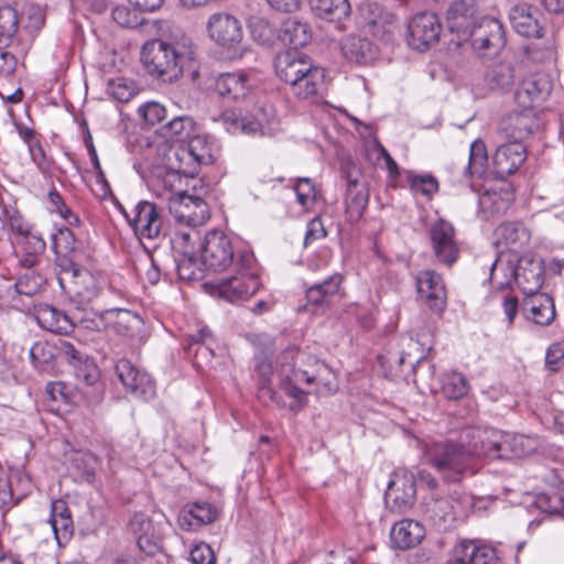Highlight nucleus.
<instances>
[{"instance_id":"nucleus-57","label":"nucleus","mask_w":564,"mask_h":564,"mask_svg":"<svg viewBox=\"0 0 564 564\" xmlns=\"http://www.w3.org/2000/svg\"><path fill=\"white\" fill-rule=\"evenodd\" d=\"M176 269L180 279L193 281L202 279V269L197 265L196 260L188 254V250L184 249L183 254L176 260Z\"/></svg>"},{"instance_id":"nucleus-38","label":"nucleus","mask_w":564,"mask_h":564,"mask_svg":"<svg viewBox=\"0 0 564 564\" xmlns=\"http://www.w3.org/2000/svg\"><path fill=\"white\" fill-rule=\"evenodd\" d=\"M324 82V69L312 65L311 69L290 85L291 93L299 99H312L317 96Z\"/></svg>"},{"instance_id":"nucleus-31","label":"nucleus","mask_w":564,"mask_h":564,"mask_svg":"<svg viewBox=\"0 0 564 564\" xmlns=\"http://www.w3.org/2000/svg\"><path fill=\"white\" fill-rule=\"evenodd\" d=\"M225 129L231 133L254 135L262 131V122L253 115L243 113L241 109L225 110L219 119Z\"/></svg>"},{"instance_id":"nucleus-64","label":"nucleus","mask_w":564,"mask_h":564,"mask_svg":"<svg viewBox=\"0 0 564 564\" xmlns=\"http://www.w3.org/2000/svg\"><path fill=\"white\" fill-rule=\"evenodd\" d=\"M193 564H215L216 557L212 547L206 543L196 544L189 553Z\"/></svg>"},{"instance_id":"nucleus-51","label":"nucleus","mask_w":564,"mask_h":564,"mask_svg":"<svg viewBox=\"0 0 564 564\" xmlns=\"http://www.w3.org/2000/svg\"><path fill=\"white\" fill-rule=\"evenodd\" d=\"M46 282L45 276L36 270H28L20 274L15 282V290L19 294L33 296L41 292Z\"/></svg>"},{"instance_id":"nucleus-26","label":"nucleus","mask_w":564,"mask_h":564,"mask_svg":"<svg viewBox=\"0 0 564 564\" xmlns=\"http://www.w3.org/2000/svg\"><path fill=\"white\" fill-rule=\"evenodd\" d=\"M106 322L108 328L129 339L139 338L144 326L143 319L138 314L122 308L106 310Z\"/></svg>"},{"instance_id":"nucleus-11","label":"nucleus","mask_w":564,"mask_h":564,"mask_svg":"<svg viewBox=\"0 0 564 564\" xmlns=\"http://www.w3.org/2000/svg\"><path fill=\"white\" fill-rule=\"evenodd\" d=\"M170 147L175 160H181L187 172L194 176L200 165L215 161L217 151L215 143L207 135H194L187 144L175 143Z\"/></svg>"},{"instance_id":"nucleus-4","label":"nucleus","mask_w":564,"mask_h":564,"mask_svg":"<svg viewBox=\"0 0 564 564\" xmlns=\"http://www.w3.org/2000/svg\"><path fill=\"white\" fill-rule=\"evenodd\" d=\"M324 369L326 366L323 362L304 352L286 351L283 354L280 366L276 368V376L281 389L296 403L291 406L293 410H300L306 400L307 393L299 384L314 382Z\"/></svg>"},{"instance_id":"nucleus-28","label":"nucleus","mask_w":564,"mask_h":564,"mask_svg":"<svg viewBox=\"0 0 564 564\" xmlns=\"http://www.w3.org/2000/svg\"><path fill=\"white\" fill-rule=\"evenodd\" d=\"M37 324L52 333L68 334L75 327L73 316L67 315L64 311L56 308L50 304H40L34 313Z\"/></svg>"},{"instance_id":"nucleus-44","label":"nucleus","mask_w":564,"mask_h":564,"mask_svg":"<svg viewBox=\"0 0 564 564\" xmlns=\"http://www.w3.org/2000/svg\"><path fill=\"white\" fill-rule=\"evenodd\" d=\"M467 564H497L496 550L475 541H462L455 546Z\"/></svg>"},{"instance_id":"nucleus-9","label":"nucleus","mask_w":564,"mask_h":564,"mask_svg":"<svg viewBox=\"0 0 564 564\" xmlns=\"http://www.w3.org/2000/svg\"><path fill=\"white\" fill-rule=\"evenodd\" d=\"M468 32L471 47L479 56H495L506 44L503 26L495 18L480 19Z\"/></svg>"},{"instance_id":"nucleus-10","label":"nucleus","mask_w":564,"mask_h":564,"mask_svg":"<svg viewBox=\"0 0 564 564\" xmlns=\"http://www.w3.org/2000/svg\"><path fill=\"white\" fill-rule=\"evenodd\" d=\"M429 238L436 261L452 268L460 254L454 226L447 220L438 219L430 226Z\"/></svg>"},{"instance_id":"nucleus-52","label":"nucleus","mask_w":564,"mask_h":564,"mask_svg":"<svg viewBox=\"0 0 564 564\" xmlns=\"http://www.w3.org/2000/svg\"><path fill=\"white\" fill-rule=\"evenodd\" d=\"M249 29L252 39L261 45H272L278 37L274 26L262 17H252Z\"/></svg>"},{"instance_id":"nucleus-36","label":"nucleus","mask_w":564,"mask_h":564,"mask_svg":"<svg viewBox=\"0 0 564 564\" xmlns=\"http://www.w3.org/2000/svg\"><path fill=\"white\" fill-rule=\"evenodd\" d=\"M528 299L524 306L531 314L532 321L541 326L550 325L555 318V307L553 299L545 293L525 295Z\"/></svg>"},{"instance_id":"nucleus-46","label":"nucleus","mask_w":564,"mask_h":564,"mask_svg":"<svg viewBox=\"0 0 564 564\" xmlns=\"http://www.w3.org/2000/svg\"><path fill=\"white\" fill-rule=\"evenodd\" d=\"M514 82V69L510 63H497L485 74V83L491 90H505Z\"/></svg>"},{"instance_id":"nucleus-39","label":"nucleus","mask_w":564,"mask_h":564,"mask_svg":"<svg viewBox=\"0 0 564 564\" xmlns=\"http://www.w3.org/2000/svg\"><path fill=\"white\" fill-rule=\"evenodd\" d=\"M308 4L316 17L330 22L341 21L351 12L348 0H308Z\"/></svg>"},{"instance_id":"nucleus-43","label":"nucleus","mask_w":564,"mask_h":564,"mask_svg":"<svg viewBox=\"0 0 564 564\" xmlns=\"http://www.w3.org/2000/svg\"><path fill=\"white\" fill-rule=\"evenodd\" d=\"M278 39L284 43L296 47L305 46L312 39V31L307 23L296 19H286L281 28Z\"/></svg>"},{"instance_id":"nucleus-7","label":"nucleus","mask_w":564,"mask_h":564,"mask_svg":"<svg viewBox=\"0 0 564 564\" xmlns=\"http://www.w3.org/2000/svg\"><path fill=\"white\" fill-rule=\"evenodd\" d=\"M58 283L76 310L101 305L106 295L104 281L86 269L64 271Z\"/></svg>"},{"instance_id":"nucleus-54","label":"nucleus","mask_w":564,"mask_h":564,"mask_svg":"<svg viewBox=\"0 0 564 564\" xmlns=\"http://www.w3.org/2000/svg\"><path fill=\"white\" fill-rule=\"evenodd\" d=\"M18 14L11 7L0 8V43L9 42L18 31Z\"/></svg>"},{"instance_id":"nucleus-32","label":"nucleus","mask_w":564,"mask_h":564,"mask_svg":"<svg viewBox=\"0 0 564 564\" xmlns=\"http://www.w3.org/2000/svg\"><path fill=\"white\" fill-rule=\"evenodd\" d=\"M415 494V477L412 473L397 474L394 479L389 481L387 497L400 509L412 506Z\"/></svg>"},{"instance_id":"nucleus-60","label":"nucleus","mask_w":564,"mask_h":564,"mask_svg":"<svg viewBox=\"0 0 564 564\" xmlns=\"http://www.w3.org/2000/svg\"><path fill=\"white\" fill-rule=\"evenodd\" d=\"M138 113L145 123L155 126L165 119L166 109L159 102L149 101L139 107Z\"/></svg>"},{"instance_id":"nucleus-25","label":"nucleus","mask_w":564,"mask_h":564,"mask_svg":"<svg viewBox=\"0 0 564 564\" xmlns=\"http://www.w3.org/2000/svg\"><path fill=\"white\" fill-rule=\"evenodd\" d=\"M527 159V150L521 142H511L498 147L495 156L494 165L496 173L500 177H506L519 170Z\"/></svg>"},{"instance_id":"nucleus-19","label":"nucleus","mask_w":564,"mask_h":564,"mask_svg":"<svg viewBox=\"0 0 564 564\" xmlns=\"http://www.w3.org/2000/svg\"><path fill=\"white\" fill-rule=\"evenodd\" d=\"M416 288L420 299L434 313L441 314L446 307V290L441 274L424 270L417 274Z\"/></svg>"},{"instance_id":"nucleus-55","label":"nucleus","mask_w":564,"mask_h":564,"mask_svg":"<svg viewBox=\"0 0 564 564\" xmlns=\"http://www.w3.org/2000/svg\"><path fill=\"white\" fill-rule=\"evenodd\" d=\"M0 223L2 226L8 224L11 231L21 237H25L31 232L30 225L14 208H0Z\"/></svg>"},{"instance_id":"nucleus-21","label":"nucleus","mask_w":564,"mask_h":564,"mask_svg":"<svg viewBox=\"0 0 564 564\" xmlns=\"http://www.w3.org/2000/svg\"><path fill=\"white\" fill-rule=\"evenodd\" d=\"M540 12L529 3H517L509 11V20L517 33L541 39L544 36V28L540 23Z\"/></svg>"},{"instance_id":"nucleus-63","label":"nucleus","mask_w":564,"mask_h":564,"mask_svg":"<svg viewBox=\"0 0 564 564\" xmlns=\"http://www.w3.org/2000/svg\"><path fill=\"white\" fill-rule=\"evenodd\" d=\"M479 206L484 212L494 215L503 213L508 208V203L502 199L500 194L486 192L479 197Z\"/></svg>"},{"instance_id":"nucleus-45","label":"nucleus","mask_w":564,"mask_h":564,"mask_svg":"<svg viewBox=\"0 0 564 564\" xmlns=\"http://www.w3.org/2000/svg\"><path fill=\"white\" fill-rule=\"evenodd\" d=\"M106 310L104 305L77 310V314L73 316L75 325L77 324L79 327L91 332L107 329Z\"/></svg>"},{"instance_id":"nucleus-12","label":"nucleus","mask_w":564,"mask_h":564,"mask_svg":"<svg viewBox=\"0 0 564 564\" xmlns=\"http://www.w3.org/2000/svg\"><path fill=\"white\" fill-rule=\"evenodd\" d=\"M169 210L178 224L195 228L209 218L207 203L198 195H189L185 191L169 197Z\"/></svg>"},{"instance_id":"nucleus-6","label":"nucleus","mask_w":564,"mask_h":564,"mask_svg":"<svg viewBox=\"0 0 564 564\" xmlns=\"http://www.w3.org/2000/svg\"><path fill=\"white\" fill-rule=\"evenodd\" d=\"M237 273L214 284L213 293L235 303L250 299L260 289L258 267L253 254L247 250L238 253Z\"/></svg>"},{"instance_id":"nucleus-59","label":"nucleus","mask_w":564,"mask_h":564,"mask_svg":"<svg viewBox=\"0 0 564 564\" xmlns=\"http://www.w3.org/2000/svg\"><path fill=\"white\" fill-rule=\"evenodd\" d=\"M75 248V236L68 228H59L57 232L53 235V249L56 254L66 257L68 253L74 251Z\"/></svg>"},{"instance_id":"nucleus-2","label":"nucleus","mask_w":564,"mask_h":564,"mask_svg":"<svg viewBox=\"0 0 564 564\" xmlns=\"http://www.w3.org/2000/svg\"><path fill=\"white\" fill-rule=\"evenodd\" d=\"M192 40L182 35L173 41L155 39L141 50V63L147 73L162 83L178 80L187 62L194 58Z\"/></svg>"},{"instance_id":"nucleus-61","label":"nucleus","mask_w":564,"mask_h":564,"mask_svg":"<svg viewBox=\"0 0 564 564\" xmlns=\"http://www.w3.org/2000/svg\"><path fill=\"white\" fill-rule=\"evenodd\" d=\"M409 184L414 194H422L427 197L432 196L438 189L437 181L430 175H410Z\"/></svg>"},{"instance_id":"nucleus-24","label":"nucleus","mask_w":564,"mask_h":564,"mask_svg":"<svg viewBox=\"0 0 564 564\" xmlns=\"http://www.w3.org/2000/svg\"><path fill=\"white\" fill-rule=\"evenodd\" d=\"M360 12L375 36L383 40L390 39L397 28V18L393 13L383 11L376 2L364 3Z\"/></svg>"},{"instance_id":"nucleus-37","label":"nucleus","mask_w":564,"mask_h":564,"mask_svg":"<svg viewBox=\"0 0 564 564\" xmlns=\"http://www.w3.org/2000/svg\"><path fill=\"white\" fill-rule=\"evenodd\" d=\"M213 335L207 327L199 328L195 334H187L185 336V350L187 355L195 357V362L210 361L213 351Z\"/></svg>"},{"instance_id":"nucleus-33","label":"nucleus","mask_w":564,"mask_h":564,"mask_svg":"<svg viewBox=\"0 0 564 564\" xmlns=\"http://www.w3.org/2000/svg\"><path fill=\"white\" fill-rule=\"evenodd\" d=\"M250 86V79L246 73H225L215 83V89L220 96L234 100L246 97Z\"/></svg>"},{"instance_id":"nucleus-47","label":"nucleus","mask_w":564,"mask_h":564,"mask_svg":"<svg viewBox=\"0 0 564 564\" xmlns=\"http://www.w3.org/2000/svg\"><path fill=\"white\" fill-rule=\"evenodd\" d=\"M469 391L466 377L458 371L445 372L441 378V392L448 400H459Z\"/></svg>"},{"instance_id":"nucleus-13","label":"nucleus","mask_w":564,"mask_h":564,"mask_svg":"<svg viewBox=\"0 0 564 564\" xmlns=\"http://www.w3.org/2000/svg\"><path fill=\"white\" fill-rule=\"evenodd\" d=\"M207 35L216 44L236 50L243 39L241 22L232 14L217 12L208 18L206 24Z\"/></svg>"},{"instance_id":"nucleus-62","label":"nucleus","mask_w":564,"mask_h":564,"mask_svg":"<svg viewBox=\"0 0 564 564\" xmlns=\"http://www.w3.org/2000/svg\"><path fill=\"white\" fill-rule=\"evenodd\" d=\"M57 350L58 358L65 359L73 367L80 366L87 358V355L84 351L65 339H57Z\"/></svg>"},{"instance_id":"nucleus-22","label":"nucleus","mask_w":564,"mask_h":564,"mask_svg":"<svg viewBox=\"0 0 564 564\" xmlns=\"http://www.w3.org/2000/svg\"><path fill=\"white\" fill-rule=\"evenodd\" d=\"M312 65L310 57L296 50L282 52L274 61L276 76L289 85L305 75Z\"/></svg>"},{"instance_id":"nucleus-8","label":"nucleus","mask_w":564,"mask_h":564,"mask_svg":"<svg viewBox=\"0 0 564 564\" xmlns=\"http://www.w3.org/2000/svg\"><path fill=\"white\" fill-rule=\"evenodd\" d=\"M231 240L221 231L214 230L206 234L200 249L202 264L206 270L224 271L238 259Z\"/></svg>"},{"instance_id":"nucleus-5","label":"nucleus","mask_w":564,"mask_h":564,"mask_svg":"<svg viewBox=\"0 0 564 564\" xmlns=\"http://www.w3.org/2000/svg\"><path fill=\"white\" fill-rule=\"evenodd\" d=\"M194 177L187 167L175 160L169 143L156 147V154L149 164V188L158 196L166 198L183 191L185 178Z\"/></svg>"},{"instance_id":"nucleus-15","label":"nucleus","mask_w":564,"mask_h":564,"mask_svg":"<svg viewBox=\"0 0 564 564\" xmlns=\"http://www.w3.org/2000/svg\"><path fill=\"white\" fill-rule=\"evenodd\" d=\"M124 215L138 237L154 239L160 236L163 220L161 210L154 203L141 200L131 214Z\"/></svg>"},{"instance_id":"nucleus-20","label":"nucleus","mask_w":564,"mask_h":564,"mask_svg":"<svg viewBox=\"0 0 564 564\" xmlns=\"http://www.w3.org/2000/svg\"><path fill=\"white\" fill-rule=\"evenodd\" d=\"M495 246L505 247L508 252L500 251L498 256L518 253L519 249L524 248L531 240V231L522 223L507 221L499 225L494 231Z\"/></svg>"},{"instance_id":"nucleus-48","label":"nucleus","mask_w":564,"mask_h":564,"mask_svg":"<svg viewBox=\"0 0 564 564\" xmlns=\"http://www.w3.org/2000/svg\"><path fill=\"white\" fill-rule=\"evenodd\" d=\"M424 513L435 524H442L454 519L453 506L446 498L431 497L423 505Z\"/></svg>"},{"instance_id":"nucleus-1","label":"nucleus","mask_w":564,"mask_h":564,"mask_svg":"<svg viewBox=\"0 0 564 564\" xmlns=\"http://www.w3.org/2000/svg\"><path fill=\"white\" fill-rule=\"evenodd\" d=\"M496 430L466 427L457 443L440 442L425 449V459L448 481H458L464 473L471 469L474 458H481L482 443H496Z\"/></svg>"},{"instance_id":"nucleus-27","label":"nucleus","mask_w":564,"mask_h":564,"mask_svg":"<svg viewBox=\"0 0 564 564\" xmlns=\"http://www.w3.org/2000/svg\"><path fill=\"white\" fill-rule=\"evenodd\" d=\"M478 13L476 0H454L446 11L448 28L453 32H467L473 25Z\"/></svg>"},{"instance_id":"nucleus-50","label":"nucleus","mask_w":564,"mask_h":564,"mask_svg":"<svg viewBox=\"0 0 564 564\" xmlns=\"http://www.w3.org/2000/svg\"><path fill=\"white\" fill-rule=\"evenodd\" d=\"M30 356L35 367L46 369L52 362L58 358L57 340H39L33 344L30 349Z\"/></svg>"},{"instance_id":"nucleus-49","label":"nucleus","mask_w":564,"mask_h":564,"mask_svg":"<svg viewBox=\"0 0 564 564\" xmlns=\"http://www.w3.org/2000/svg\"><path fill=\"white\" fill-rule=\"evenodd\" d=\"M488 156L486 145L481 140H475L470 144L469 160L465 169V175L468 177L482 176L486 171Z\"/></svg>"},{"instance_id":"nucleus-58","label":"nucleus","mask_w":564,"mask_h":564,"mask_svg":"<svg viewBox=\"0 0 564 564\" xmlns=\"http://www.w3.org/2000/svg\"><path fill=\"white\" fill-rule=\"evenodd\" d=\"M294 192L297 203L304 209H308L315 203L317 193L311 178H300L294 186Z\"/></svg>"},{"instance_id":"nucleus-23","label":"nucleus","mask_w":564,"mask_h":564,"mask_svg":"<svg viewBox=\"0 0 564 564\" xmlns=\"http://www.w3.org/2000/svg\"><path fill=\"white\" fill-rule=\"evenodd\" d=\"M130 529L137 536L139 547L147 554L153 555L160 550L162 531L159 525L144 513H135L130 520Z\"/></svg>"},{"instance_id":"nucleus-17","label":"nucleus","mask_w":564,"mask_h":564,"mask_svg":"<svg viewBox=\"0 0 564 564\" xmlns=\"http://www.w3.org/2000/svg\"><path fill=\"white\" fill-rule=\"evenodd\" d=\"M539 127L534 110L514 109L503 115L499 121V133L511 142H523Z\"/></svg>"},{"instance_id":"nucleus-42","label":"nucleus","mask_w":564,"mask_h":564,"mask_svg":"<svg viewBox=\"0 0 564 564\" xmlns=\"http://www.w3.org/2000/svg\"><path fill=\"white\" fill-rule=\"evenodd\" d=\"M217 516L216 509L208 502H195L184 509L178 518L182 528L189 530L194 525L208 524L215 521Z\"/></svg>"},{"instance_id":"nucleus-34","label":"nucleus","mask_w":564,"mask_h":564,"mask_svg":"<svg viewBox=\"0 0 564 564\" xmlns=\"http://www.w3.org/2000/svg\"><path fill=\"white\" fill-rule=\"evenodd\" d=\"M546 93L545 83L536 76L524 78L514 93V101L520 110H534V106Z\"/></svg>"},{"instance_id":"nucleus-56","label":"nucleus","mask_w":564,"mask_h":564,"mask_svg":"<svg viewBox=\"0 0 564 564\" xmlns=\"http://www.w3.org/2000/svg\"><path fill=\"white\" fill-rule=\"evenodd\" d=\"M108 90L112 98L119 102H128L138 94L135 84L121 77L110 80Z\"/></svg>"},{"instance_id":"nucleus-30","label":"nucleus","mask_w":564,"mask_h":564,"mask_svg":"<svg viewBox=\"0 0 564 564\" xmlns=\"http://www.w3.org/2000/svg\"><path fill=\"white\" fill-rule=\"evenodd\" d=\"M424 536V527L411 519H403L397 522L390 531L392 546L401 551L415 547L422 542Z\"/></svg>"},{"instance_id":"nucleus-18","label":"nucleus","mask_w":564,"mask_h":564,"mask_svg":"<svg viewBox=\"0 0 564 564\" xmlns=\"http://www.w3.org/2000/svg\"><path fill=\"white\" fill-rule=\"evenodd\" d=\"M116 372L133 397L148 400L155 394V386L149 373L138 369L130 360L120 359L116 365Z\"/></svg>"},{"instance_id":"nucleus-16","label":"nucleus","mask_w":564,"mask_h":564,"mask_svg":"<svg viewBox=\"0 0 564 564\" xmlns=\"http://www.w3.org/2000/svg\"><path fill=\"white\" fill-rule=\"evenodd\" d=\"M441 28L436 14L419 13L409 23L408 44L414 50L425 51L438 42Z\"/></svg>"},{"instance_id":"nucleus-29","label":"nucleus","mask_w":564,"mask_h":564,"mask_svg":"<svg viewBox=\"0 0 564 564\" xmlns=\"http://www.w3.org/2000/svg\"><path fill=\"white\" fill-rule=\"evenodd\" d=\"M48 523L57 546L62 547L70 541L74 533V523L69 508L64 500L59 499L52 502Z\"/></svg>"},{"instance_id":"nucleus-53","label":"nucleus","mask_w":564,"mask_h":564,"mask_svg":"<svg viewBox=\"0 0 564 564\" xmlns=\"http://www.w3.org/2000/svg\"><path fill=\"white\" fill-rule=\"evenodd\" d=\"M164 135L175 141L187 140L194 131V121L186 116L175 117L163 127Z\"/></svg>"},{"instance_id":"nucleus-40","label":"nucleus","mask_w":564,"mask_h":564,"mask_svg":"<svg viewBox=\"0 0 564 564\" xmlns=\"http://www.w3.org/2000/svg\"><path fill=\"white\" fill-rule=\"evenodd\" d=\"M343 276L338 273L332 274L322 283L314 284L306 290V300L314 306L327 305L339 292Z\"/></svg>"},{"instance_id":"nucleus-3","label":"nucleus","mask_w":564,"mask_h":564,"mask_svg":"<svg viewBox=\"0 0 564 564\" xmlns=\"http://www.w3.org/2000/svg\"><path fill=\"white\" fill-rule=\"evenodd\" d=\"M489 271L494 286L503 289L514 282L524 295L538 293L544 283V261L532 251L497 256Z\"/></svg>"},{"instance_id":"nucleus-35","label":"nucleus","mask_w":564,"mask_h":564,"mask_svg":"<svg viewBox=\"0 0 564 564\" xmlns=\"http://www.w3.org/2000/svg\"><path fill=\"white\" fill-rule=\"evenodd\" d=\"M500 443V459L520 458L533 453L538 447L534 437L522 434H503L501 432Z\"/></svg>"},{"instance_id":"nucleus-41","label":"nucleus","mask_w":564,"mask_h":564,"mask_svg":"<svg viewBox=\"0 0 564 564\" xmlns=\"http://www.w3.org/2000/svg\"><path fill=\"white\" fill-rule=\"evenodd\" d=\"M344 56L357 64H367L371 62L377 54L373 44L367 39L349 36L341 44Z\"/></svg>"},{"instance_id":"nucleus-14","label":"nucleus","mask_w":564,"mask_h":564,"mask_svg":"<svg viewBox=\"0 0 564 564\" xmlns=\"http://www.w3.org/2000/svg\"><path fill=\"white\" fill-rule=\"evenodd\" d=\"M346 178L345 212L347 220L350 223L358 221L369 202V189L365 182L360 181V172L352 166L343 171Z\"/></svg>"}]
</instances>
